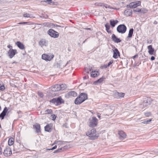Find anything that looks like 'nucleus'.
Segmentation results:
<instances>
[{"label": "nucleus", "mask_w": 158, "mask_h": 158, "mask_svg": "<svg viewBox=\"0 0 158 158\" xmlns=\"http://www.w3.org/2000/svg\"><path fill=\"white\" fill-rule=\"evenodd\" d=\"M87 95L85 93H81L75 100V103L80 104L87 99Z\"/></svg>", "instance_id": "f257e3e1"}, {"label": "nucleus", "mask_w": 158, "mask_h": 158, "mask_svg": "<svg viewBox=\"0 0 158 158\" xmlns=\"http://www.w3.org/2000/svg\"><path fill=\"white\" fill-rule=\"evenodd\" d=\"M86 135L91 138V139H92L97 138L98 136V134L96 133V130L94 129L89 130L86 133Z\"/></svg>", "instance_id": "f03ea898"}, {"label": "nucleus", "mask_w": 158, "mask_h": 158, "mask_svg": "<svg viewBox=\"0 0 158 158\" xmlns=\"http://www.w3.org/2000/svg\"><path fill=\"white\" fill-rule=\"evenodd\" d=\"M54 57V55L51 53L44 54L42 56V58L46 61H51Z\"/></svg>", "instance_id": "7ed1b4c3"}, {"label": "nucleus", "mask_w": 158, "mask_h": 158, "mask_svg": "<svg viewBox=\"0 0 158 158\" xmlns=\"http://www.w3.org/2000/svg\"><path fill=\"white\" fill-rule=\"evenodd\" d=\"M127 28L124 24H120L118 25L117 28V30L119 33H124L127 30Z\"/></svg>", "instance_id": "20e7f679"}, {"label": "nucleus", "mask_w": 158, "mask_h": 158, "mask_svg": "<svg viewBox=\"0 0 158 158\" xmlns=\"http://www.w3.org/2000/svg\"><path fill=\"white\" fill-rule=\"evenodd\" d=\"M141 2L140 1H136L132 2L129 3L128 5H127V8H135L141 5Z\"/></svg>", "instance_id": "39448f33"}, {"label": "nucleus", "mask_w": 158, "mask_h": 158, "mask_svg": "<svg viewBox=\"0 0 158 158\" xmlns=\"http://www.w3.org/2000/svg\"><path fill=\"white\" fill-rule=\"evenodd\" d=\"M48 33L51 37L54 38H58L59 36L58 33L52 29H50L48 30Z\"/></svg>", "instance_id": "423d86ee"}, {"label": "nucleus", "mask_w": 158, "mask_h": 158, "mask_svg": "<svg viewBox=\"0 0 158 158\" xmlns=\"http://www.w3.org/2000/svg\"><path fill=\"white\" fill-rule=\"evenodd\" d=\"M98 120L96 117H93L92 119L90 120L89 126L91 127H94L96 126Z\"/></svg>", "instance_id": "0eeeda50"}, {"label": "nucleus", "mask_w": 158, "mask_h": 158, "mask_svg": "<svg viewBox=\"0 0 158 158\" xmlns=\"http://www.w3.org/2000/svg\"><path fill=\"white\" fill-rule=\"evenodd\" d=\"M152 101V99L150 98H146L145 100H144L143 103V105L144 107H146L150 105Z\"/></svg>", "instance_id": "6e6552de"}, {"label": "nucleus", "mask_w": 158, "mask_h": 158, "mask_svg": "<svg viewBox=\"0 0 158 158\" xmlns=\"http://www.w3.org/2000/svg\"><path fill=\"white\" fill-rule=\"evenodd\" d=\"M12 154V152L10 148L9 147H7L4 150L3 154L6 156H8Z\"/></svg>", "instance_id": "1a4fd4ad"}, {"label": "nucleus", "mask_w": 158, "mask_h": 158, "mask_svg": "<svg viewBox=\"0 0 158 158\" xmlns=\"http://www.w3.org/2000/svg\"><path fill=\"white\" fill-rule=\"evenodd\" d=\"M17 53V51L15 49H10L8 52V56L10 58H12Z\"/></svg>", "instance_id": "9d476101"}, {"label": "nucleus", "mask_w": 158, "mask_h": 158, "mask_svg": "<svg viewBox=\"0 0 158 158\" xmlns=\"http://www.w3.org/2000/svg\"><path fill=\"white\" fill-rule=\"evenodd\" d=\"M48 44V41L45 39H41L39 42V45L41 47L44 46H46Z\"/></svg>", "instance_id": "9b49d317"}, {"label": "nucleus", "mask_w": 158, "mask_h": 158, "mask_svg": "<svg viewBox=\"0 0 158 158\" xmlns=\"http://www.w3.org/2000/svg\"><path fill=\"white\" fill-rule=\"evenodd\" d=\"M8 109L7 107H5L3 110L2 112L0 114V118H1V119H3L4 117L6 115V113L8 111Z\"/></svg>", "instance_id": "f8f14e48"}, {"label": "nucleus", "mask_w": 158, "mask_h": 158, "mask_svg": "<svg viewBox=\"0 0 158 158\" xmlns=\"http://www.w3.org/2000/svg\"><path fill=\"white\" fill-rule=\"evenodd\" d=\"M113 57L115 59H117L118 58V56H120V53L118 49L117 48H115L113 50Z\"/></svg>", "instance_id": "ddd939ff"}, {"label": "nucleus", "mask_w": 158, "mask_h": 158, "mask_svg": "<svg viewBox=\"0 0 158 158\" xmlns=\"http://www.w3.org/2000/svg\"><path fill=\"white\" fill-rule=\"evenodd\" d=\"M112 40L115 43H118L121 42V40L118 38L114 34H113L111 36Z\"/></svg>", "instance_id": "4468645a"}, {"label": "nucleus", "mask_w": 158, "mask_h": 158, "mask_svg": "<svg viewBox=\"0 0 158 158\" xmlns=\"http://www.w3.org/2000/svg\"><path fill=\"white\" fill-rule=\"evenodd\" d=\"M148 52L150 55H153L155 53L154 52V49L152 48V45H150L148 46Z\"/></svg>", "instance_id": "2eb2a0df"}, {"label": "nucleus", "mask_w": 158, "mask_h": 158, "mask_svg": "<svg viewBox=\"0 0 158 158\" xmlns=\"http://www.w3.org/2000/svg\"><path fill=\"white\" fill-rule=\"evenodd\" d=\"M52 124H48L45 127V130L46 131L50 132L52 130Z\"/></svg>", "instance_id": "dca6fc26"}, {"label": "nucleus", "mask_w": 158, "mask_h": 158, "mask_svg": "<svg viewBox=\"0 0 158 158\" xmlns=\"http://www.w3.org/2000/svg\"><path fill=\"white\" fill-rule=\"evenodd\" d=\"M60 85H56L52 86L50 88L53 91H57L60 90Z\"/></svg>", "instance_id": "f3484780"}, {"label": "nucleus", "mask_w": 158, "mask_h": 158, "mask_svg": "<svg viewBox=\"0 0 158 158\" xmlns=\"http://www.w3.org/2000/svg\"><path fill=\"white\" fill-rule=\"evenodd\" d=\"M118 134L119 135L120 139H123L126 137V135L123 131H119Z\"/></svg>", "instance_id": "a211bd4d"}, {"label": "nucleus", "mask_w": 158, "mask_h": 158, "mask_svg": "<svg viewBox=\"0 0 158 158\" xmlns=\"http://www.w3.org/2000/svg\"><path fill=\"white\" fill-rule=\"evenodd\" d=\"M33 127L35 129L36 133H39L40 132V127L39 124L36 123L33 125Z\"/></svg>", "instance_id": "6ab92c4d"}, {"label": "nucleus", "mask_w": 158, "mask_h": 158, "mask_svg": "<svg viewBox=\"0 0 158 158\" xmlns=\"http://www.w3.org/2000/svg\"><path fill=\"white\" fill-rule=\"evenodd\" d=\"M66 95H67L69 97H75L77 96V94L74 91H70L68 92Z\"/></svg>", "instance_id": "aec40b11"}, {"label": "nucleus", "mask_w": 158, "mask_h": 158, "mask_svg": "<svg viewBox=\"0 0 158 158\" xmlns=\"http://www.w3.org/2000/svg\"><path fill=\"white\" fill-rule=\"evenodd\" d=\"M16 44L20 49L23 50L25 48L24 45L19 41H17L16 43Z\"/></svg>", "instance_id": "412c9836"}, {"label": "nucleus", "mask_w": 158, "mask_h": 158, "mask_svg": "<svg viewBox=\"0 0 158 158\" xmlns=\"http://www.w3.org/2000/svg\"><path fill=\"white\" fill-rule=\"evenodd\" d=\"M99 75V73L96 71H92L90 73L91 77H97Z\"/></svg>", "instance_id": "4be33fe9"}, {"label": "nucleus", "mask_w": 158, "mask_h": 158, "mask_svg": "<svg viewBox=\"0 0 158 158\" xmlns=\"http://www.w3.org/2000/svg\"><path fill=\"white\" fill-rule=\"evenodd\" d=\"M124 14L127 16H130L132 14V11L130 10H125L124 11Z\"/></svg>", "instance_id": "5701e85b"}, {"label": "nucleus", "mask_w": 158, "mask_h": 158, "mask_svg": "<svg viewBox=\"0 0 158 158\" xmlns=\"http://www.w3.org/2000/svg\"><path fill=\"white\" fill-rule=\"evenodd\" d=\"M117 20H114L113 19L110 20V24L112 27H115V25L118 23Z\"/></svg>", "instance_id": "b1692460"}, {"label": "nucleus", "mask_w": 158, "mask_h": 158, "mask_svg": "<svg viewBox=\"0 0 158 158\" xmlns=\"http://www.w3.org/2000/svg\"><path fill=\"white\" fill-rule=\"evenodd\" d=\"M56 105H58L63 102V101L60 97H58L56 98Z\"/></svg>", "instance_id": "393cba45"}, {"label": "nucleus", "mask_w": 158, "mask_h": 158, "mask_svg": "<svg viewBox=\"0 0 158 158\" xmlns=\"http://www.w3.org/2000/svg\"><path fill=\"white\" fill-rule=\"evenodd\" d=\"M134 29L133 28H131L130 29L128 35L127 37V38H131L132 36L133 33Z\"/></svg>", "instance_id": "a878e982"}, {"label": "nucleus", "mask_w": 158, "mask_h": 158, "mask_svg": "<svg viewBox=\"0 0 158 158\" xmlns=\"http://www.w3.org/2000/svg\"><path fill=\"white\" fill-rule=\"evenodd\" d=\"M14 139L12 138H10L8 141V144L9 146H11L14 143Z\"/></svg>", "instance_id": "bb28decb"}, {"label": "nucleus", "mask_w": 158, "mask_h": 158, "mask_svg": "<svg viewBox=\"0 0 158 158\" xmlns=\"http://www.w3.org/2000/svg\"><path fill=\"white\" fill-rule=\"evenodd\" d=\"M23 16L27 18H33V16L31 14L29 13H25L23 15Z\"/></svg>", "instance_id": "cd10ccee"}, {"label": "nucleus", "mask_w": 158, "mask_h": 158, "mask_svg": "<svg viewBox=\"0 0 158 158\" xmlns=\"http://www.w3.org/2000/svg\"><path fill=\"white\" fill-rule=\"evenodd\" d=\"M100 6H103L105 7L106 8L113 9V8L111 7L110 6L105 3H100L99 5Z\"/></svg>", "instance_id": "c85d7f7f"}, {"label": "nucleus", "mask_w": 158, "mask_h": 158, "mask_svg": "<svg viewBox=\"0 0 158 158\" xmlns=\"http://www.w3.org/2000/svg\"><path fill=\"white\" fill-rule=\"evenodd\" d=\"M103 80L104 78L102 77L99 79L98 80L96 81H94V84L95 85H97L98 83H100L103 81Z\"/></svg>", "instance_id": "c756f323"}, {"label": "nucleus", "mask_w": 158, "mask_h": 158, "mask_svg": "<svg viewBox=\"0 0 158 158\" xmlns=\"http://www.w3.org/2000/svg\"><path fill=\"white\" fill-rule=\"evenodd\" d=\"M59 87L60 88V90H63L66 88V85L64 84H62L60 85Z\"/></svg>", "instance_id": "7c9ffc66"}, {"label": "nucleus", "mask_w": 158, "mask_h": 158, "mask_svg": "<svg viewBox=\"0 0 158 158\" xmlns=\"http://www.w3.org/2000/svg\"><path fill=\"white\" fill-rule=\"evenodd\" d=\"M152 121V119H145L143 120V121L141 123L143 124H148L150 122Z\"/></svg>", "instance_id": "2f4dec72"}, {"label": "nucleus", "mask_w": 158, "mask_h": 158, "mask_svg": "<svg viewBox=\"0 0 158 158\" xmlns=\"http://www.w3.org/2000/svg\"><path fill=\"white\" fill-rule=\"evenodd\" d=\"M64 147H61L58 149L57 150H56L53 152L54 153H56L58 152H60L61 151H63L64 150Z\"/></svg>", "instance_id": "473e14b6"}, {"label": "nucleus", "mask_w": 158, "mask_h": 158, "mask_svg": "<svg viewBox=\"0 0 158 158\" xmlns=\"http://www.w3.org/2000/svg\"><path fill=\"white\" fill-rule=\"evenodd\" d=\"M113 63V60H111L110 62H109L108 63V64L107 65L106 64V65H104V68H106L107 67H109L110 65L111 64Z\"/></svg>", "instance_id": "72a5a7b5"}, {"label": "nucleus", "mask_w": 158, "mask_h": 158, "mask_svg": "<svg viewBox=\"0 0 158 158\" xmlns=\"http://www.w3.org/2000/svg\"><path fill=\"white\" fill-rule=\"evenodd\" d=\"M50 102L56 105V98H54L50 100Z\"/></svg>", "instance_id": "f704fd0d"}, {"label": "nucleus", "mask_w": 158, "mask_h": 158, "mask_svg": "<svg viewBox=\"0 0 158 158\" xmlns=\"http://www.w3.org/2000/svg\"><path fill=\"white\" fill-rule=\"evenodd\" d=\"M52 112V110L51 109L47 110L45 111V114H51Z\"/></svg>", "instance_id": "c9c22d12"}, {"label": "nucleus", "mask_w": 158, "mask_h": 158, "mask_svg": "<svg viewBox=\"0 0 158 158\" xmlns=\"http://www.w3.org/2000/svg\"><path fill=\"white\" fill-rule=\"evenodd\" d=\"M118 96L120 97H123L125 95V94L123 93H118Z\"/></svg>", "instance_id": "e433bc0d"}, {"label": "nucleus", "mask_w": 158, "mask_h": 158, "mask_svg": "<svg viewBox=\"0 0 158 158\" xmlns=\"http://www.w3.org/2000/svg\"><path fill=\"white\" fill-rule=\"evenodd\" d=\"M105 27H106V29H107V30H109L110 28V26L109 25L108 23H106L105 24Z\"/></svg>", "instance_id": "4c0bfd02"}, {"label": "nucleus", "mask_w": 158, "mask_h": 158, "mask_svg": "<svg viewBox=\"0 0 158 158\" xmlns=\"http://www.w3.org/2000/svg\"><path fill=\"white\" fill-rule=\"evenodd\" d=\"M151 115V113L150 112H147L145 113V115L147 117H149Z\"/></svg>", "instance_id": "58836bf2"}, {"label": "nucleus", "mask_w": 158, "mask_h": 158, "mask_svg": "<svg viewBox=\"0 0 158 158\" xmlns=\"http://www.w3.org/2000/svg\"><path fill=\"white\" fill-rule=\"evenodd\" d=\"M38 95L40 96V97L41 98H42L43 96L44 95L41 92H38Z\"/></svg>", "instance_id": "ea45409f"}, {"label": "nucleus", "mask_w": 158, "mask_h": 158, "mask_svg": "<svg viewBox=\"0 0 158 158\" xmlns=\"http://www.w3.org/2000/svg\"><path fill=\"white\" fill-rule=\"evenodd\" d=\"M5 89V87L4 85H2L0 86V90L3 91Z\"/></svg>", "instance_id": "a19ab883"}, {"label": "nucleus", "mask_w": 158, "mask_h": 158, "mask_svg": "<svg viewBox=\"0 0 158 158\" xmlns=\"http://www.w3.org/2000/svg\"><path fill=\"white\" fill-rule=\"evenodd\" d=\"M51 117L52 118V120H54L56 118V116L54 114H52L51 115Z\"/></svg>", "instance_id": "79ce46f5"}, {"label": "nucleus", "mask_w": 158, "mask_h": 158, "mask_svg": "<svg viewBox=\"0 0 158 158\" xmlns=\"http://www.w3.org/2000/svg\"><path fill=\"white\" fill-rule=\"evenodd\" d=\"M134 12H141V9H136V10H133Z\"/></svg>", "instance_id": "37998d69"}, {"label": "nucleus", "mask_w": 158, "mask_h": 158, "mask_svg": "<svg viewBox=\"0 0 158 158\" xmlns=\"http://www.w3.org/2000/svg\"><path fill=\"white\" fill-rule=\"evenodd\" d=\"M147 10L144 9L143 10H141V12L142 13H147Z\"/></svg>", "instance_id": "c03bdc74"}, {"label": "nucleus", "mask_w": 158, "mask_h": 158, "mask_svg": "<svg viewBox=\"0 0 158 158\" xmlns=\"http://www.w3.org/2000/svg\"><path fill=\"white\" fill-rule=\"evenodd\" d=\"M7 47L8 48L10 49H12V47L10 45H8Z\"/></svg>", "instance_id": "a18cd8bd"}, {"label": "nucleus", "mask_w": 158, "mask_h": 158, "mask_svg": "<svg viewBox=\"0 0 158 158\" xmlns=\"http://www.w3.org/2000/svg\"><path fill=\"white\" fill-rule=\"evenodd\" d=\"M57 148V146L55 145L54 147H53L52 148H51V150H53L55 149H56Z\"/></svg>", "instance_id": "49530a36"}, {"label": "nucleus", "mask_w": 158, "mask_h": 158, "mask_svg": "<svg viewBox=\"0 0 158 158\" xmlns=\"http://www.w3.org/2000/svg\"><path fill=\"white\" fill-rule=\"evenodd\" d=\"M155 57L154 56H152L151 57V60H155Z\"/></svg>", "instance_id": "de8ad7c7"}, {"label": "nucleus", "mask_w": 158, "mask_h": 158, "mask_svg": "<svg viewBox=\"0 0 158 158\" xmlns=\"http://www.w3.org/2000/svg\"><path fill=\"white\" fill-rule=\"evenodd\" d=\"M97 117L99 118L100 119V115L99 113H98L97 114Z\"/></svg>", "instance_id": "09e8293b"}, {"label": "nucleus", "mask_w": 158, "mask_h": 158, "mask_svg": "<svg viewBox=\"0 0 158 158\" xmlns=\"http://www.w3.org/2000/svg\"><path fill=\"white\" fill-rule=\"evenodd\" d=\"M2 150L1 147H0V155L2 154Z\"/></svg>", "instance_id": "8fccbe9b"}, {"label": "nucleus", "mask_w": 158, "mask_h": 158, "mask_svg": "<svg viewBox=\"0 0 158 158\" xmlns=\"http://www.w3.org/2000/svg\"><path fill=\"white\" fill-rule=\"evenodd\" d=\"M27 23V22H23V23H19V24H23V23L25 24V23Z\"/></svg>", "instance_id": "3c124183"}, {"label": "nucleus", "mask_w": 158, "mask_h": 158, "mask_svg": "<svg viewBox=\"0 0 158 158\" xmlns=\"http://www.w3.org/2000/svg\"><path fill=\"white\" fill-rule=\"evenodd\" d=\"M157 22L156 21H155L154 22V24H157Z\"/></svg>", "instance_id": "603ef678"}, {"label": "nucleus", "mask_w": 158, "mask_h": 158, "mask_svg": "<svg viewBox=\"0 0 158 158\" xmlns=\"http://www.w3.org/2000/svg\"><path fill=\"white\" fill-rule=\"evenodd\" d=\"M108 33H111V31L110 30H109L108 31Z\"/></svg>", "instance_id": "864d4df0"}, {"label": "nucleus", "mask_w": 158, "mask_h": 158, "mask_svg": "<svg viewBox=\"0 0 158 158\" xmlns=\"http://www.w3.org/2000/svg\"><path fill=\"white\" fill-rule=\"evenodd\" d=\"M137 56V55H135V56H134L133 57V58H135V57H136Z\"/></svg>", "instance_id": "5fc2aeb1"}, {"label": "nucleus", "mask_w": 158, "mask_h": 158, "mask_svg": "<svg viewBox=\"0 0 158 158\" xmlns=\"http://www.w3.org/2000/svg\"><path fill=\"white\" fill-rule=\"evenodd\" d=\"M41 2L42 3V2H47L46 1H41Z\"/></svg>", "instance_id": "6e6d98bb"}, {"label": "nucleus", "mask_w": 158, "mask_h": 158, "mask_svg": "<svg viewBox=\"0 0 158 158\" xmlns=\"http://www.w3.org/2000/svg\"><path fill=\"white\" fill-rule=\"evenodd\" d=\"M56 27H61V26H60V25H56Z\"/></svg>", "instance_id": "4d7b16f0"}, {"label": "nucleus", "mask_w": 158, "mask_h": 158, "mask_svg": "<svg viewBox=\"0 0 158 158\" xmlns=\"http://www.w3.org/2000/svg\"><path fill=\"white\" fill-rule=\"evenodd\" d=\"M87 39H86L83 42V43H84L85 42V41H86V40H87Z\"/></svg>", "instance_id": "13d9d810"}, {"label": "nucleus", "mask_w": 158, "mask_h": 158, "mask_svg": "<svg viewBox=\"0 0 158 158\" xmlns=\"http://www.w3.org/2000/svg\"><path fill=\"white\" fill-rule=\"evenodd\" d=\"M106 31L107 32H108V31H109V30H107V29H106Z\"/></svg>", "instance_id": "bf43d9fd"}, {"label": "nucleus", "mask_w": 158, "mask_h": 158, "mask_svg": "<svg viewBox=\"0 0 158 158\" xmlns=\"http://www.w3.org/2000/svg\"><path fill=\"white\" fill-rule=\"evenodd\" d=\"M106 31L107 32H108V31H109V30H107V29H106Z\"/></svg>", "instance_id": "052dcab7"}, {"label": "nucleus", "mask_w": 158, "mask_h": 158, "mask_svg": "<svg viewBox=\"0 0 158 158\" xmlns=\"http://www.w3.org/2000/svg\"><path fill=\"white\" fill-rule=\"evenodd\" d=\"M86 29H87V30H90V28H86Z\"/></svg>", "instance_id": "680f3d73"}, {"label": "nucleus", "mask_w": 158, "mask_h": 158, "mask_svg": "<svg viewBox=\"0 0 158 158\" xmlns=\"http://www.w3.org/2000/svg\"><path fill=\"white\" fill-rule=\"evenodd\" d=\"M47 150H51V149H47Z\"/></svg>", "instance_id": "e2e57ef3"}, {"label": "nucleus", "mask_w": 158, "mask_h": 158, "mask_svg": "<svg viewBox=\"0 0 158 158\" xmlns=\"http://www.w3.org/2000/svg\"><path fill=\"white\" fill-rule=\"evenodd\" d=\"M86 77H84V79H86Z\"/></svg>", "instance_id": "0e129e2a"}, {"label": "nucleus", "mask_w": 158, "mask_h": 158, "mask_svg": "<svg viewBox=\"0 0 158 158\" xmlns=\"http://www.w3.org/2000/svg\"><path fill=\"white\" fill-rule=\"evenodd\" d=\"M48 1H51L52 0H47Z\"/></svg>", "instance_id": "69168bd1"}, {"label": "nucleus", "mask_w": 158, "mask_h": 158, "mask_svg": "<svg viewBox=\"0 0 158 158\" xmlns=\"http://www.w3.org/2000/svg\"><path fill=\"white\" fill-rule=\"evenodd\" d=\"M1 106H0V110H1Z\"/></svg>", "instance_id": "338daca9"}, {"label": "nucleus", "mask_w": 158, "mask_h": 158, "mask_svg": "<svg viewBox=\"0 0 158 158\" xmlns=\"http://www.w3.org/2000/svg\"><path fill=\"white\" fill-rule=\"evenodd\" d=\"M91 69H89V71H91Z\"/></svg>", "instance_id": "774afa93"}]
</instances>
